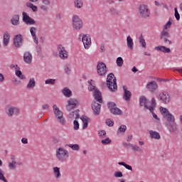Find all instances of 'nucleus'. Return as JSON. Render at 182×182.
<instances>
[{
    "instance_id": "1",
    "label": "nucleus",
    "mask_w": 182,
    "mask_h": 182,
    "mask_svg": "<svg viewBox=\"0 0 182 182\" xmlns=\"http://www.w3.org/2000/svg\"><path fill=\"white\" fill-rule=\"evenodd\" d=\"M107 86L112 93L117 92V82L113 73H109L107 77Z\"/></svg>"
},
{
    "instance_id": "2",
    "label": "nucleus",
    "mask_w": 182,
    "mask_h": 182,
    "mask_svg": "<svg viewBox=\"0 0 182 182\" xmlns=\"http://www.w3.org/2000/svg\"><path fill=\"white\" fill-rule=\"evenodd\" d=\"M53 112L58 122L63 124V126H65V124H66V119L63 117V112L60 111L56 105H53Z\"/></svg>"
},
{
    "instance_id": "3",
    "label": "nucleus",
    "mask_w": 182,
    "mask_h": 182,
    "mask_svg": "<svg viewBox=\"0 0 182 182\" xmlns=\"http://www.w3.org/2000/svg\"><path fill=\"white\" fill-rule=\"evenodd\" d=\"M55 156L59 161L63 163V161H66L69 159V151L63 148H58L56 150Z\"/></svg>"
},
{
    "instance_id": "4",
    "label": "nucleus",
    "mask_w": 182,
    "mask_h": 182,
    "mask_svg": "<svg viewBox=\"0 0 182 182\" xmlns=\"http://www.w3.org/2000/svg\"><path fill=\"white\" fill-rule=\"evenodd\" d=\"M156 97L160 103L163 105H168L171 102V96L167 91L161 92Z\"/></svg>"
},
{
    "instance_id": "5",
    "label": "nucleus",
    "mask_w": 182,
    "mask_h": 182,
    "mask_svg": "<svg viewBox=\"0 0 182 182\" xmlns=\"http://www.w3.org/2000/svg\"><path fill=\"white\" fill-rule=\"evenodd\" d=\"M73 28L74 31H80V29H82L83 28V21L80 18H79V16L74 15L73 16Z\"/></svg>"
},
{
    "instance_id": "6",
    "label": "nucleus",
    "mask_w": 182,
    "mask_h": 182,
    "mask_svg": "<svg viewBox=\"0 0 182 182\" xmlns=\"http://www.w3.org/2000/svg\"><path fill=\"white\" fill-rule=\"evenodd\" d=\"M139 12L141 18H144V19L150 16V9H149L147 5L141 4L139 7Z\"/></svg>"
},
{
    "instance_id": "7",
    "label": "nucleus",
    "mask_w": 182,
    "mask_h": 182,
    "mask_svg": "<svg viewBox=\"0 0 182 182\" xmlns=\"http://www.w3.org/2000/svg\"><path fill=\"white\" fill-rule=\"evenodd\" d=\"M107 107L109 109L110 113L115 116L122 114L123 113L120 109L117 108L116 103L113 102H109L107 103Z\"/></svg>"
},
{
    "instance_id": "8",
    "label": "nucleus",
    "mask_w": 182,
    "mask_h": 182,
    "mask_svg": "<svg viewBox=\"0 0 182 182\" xmlns=\"http://www.w3.org/2000/svg\"><path fill=\"white\" fill-rule=\"evenodd\" d=\"M149 103H150V101H149L145 96H141L139 97V106L141 107L144 106L145 109H147L149 112H153V110H154V107L149 106Z\"/></svg>"
},
{
    "instance_id": "9",
    "label": "nucleus",
    "mask_w": 182,
    "mask_h": 182,
    "mask_svg": "<svg viewBox=\"0 0 182 182\" xmlns=\"http://www.w3.org/2000/svg\"><path fill=\"white\" fill-rule=\"evenodd\" d=\"M166 126L171 133L172 134H178V127L177 126V123L176 121H173V122L166 123Z\"/></svg>"
},
{
    "instance_id": "10",
    "label": "nucleus",
    "mask_w": 182,
    "mask_h": 182,
    "mask_svg": "<svg viewBox=\"0 0 182 182\" xmlns=\"http://www.w3.org/2000/svg\"><path fill=\"white\" fill-rule=\"evenodd\" d=\"M57 50L59 53V56H60V59H63V60H65V59H68V58H69V55L68 54V51L63 47V46L62 44H59L58 46Z\"/></svg>"
},
{
    "instance_id": "11",
    "label": "nucleus",
    "mask_w": 182,
    "mask_h": 182,
    "mask_svg": "<svg viewBox=\"0 0 182 182\" xmlns=\"http://www.w3.org/2000/svg\"><path fill=\"white\" fill-rule=\"evenodd\" d=\"M97 70L100 76H105L107 73V67L103 63H98L97 65Z\"/></svg>"
},
{
    "instance_id": "12",
    "label": "nucleus",
    "mask_w": 182,
    "mask_h": 182,
    "mask_svg": "<svg viewBox=\"0 0 182 182\" xmlns=\"http://www.w3.org/2000/svg\"><path fill=\"white\" fill-rule=\"evenodd\" d=\"M22 16H23V22H24L26 25L36 24V21L33 18H31V16H29V15H28L26 12L23 11L22 13Z\"/></svg>"
},
{
    "instance_id": "13",
    "label": "nucleus",
    "mask_w": 182,
    "mask_h": 182,
    "mask_svg": "<svg viewBox=\"0 0 182 182\" xmlns=\"http://www.w3.org/2000/svg\"><path fill=\"white\" fill-rule=\"evenodd\" d=\"M170 33L168 31H162L160 34V41H161L164 43H168V45H171V41L168 40V38H170Z\"/></svg>"
},
{
    "instance_id": "14",
    "label": "nucleus",
    "mask_w": 182,
    "mask_h": 182,
    "mask_svg": "<svg viewBox=\"0 0 182 182\" xmlns=\"http://www.w3.org/2000/svg\"><path fill=\"white\" fill-rule=\"evenodd\" d=\"M82 41L83 43L85 49H89L90 48V45H92V40L90 38V35H87V34L82 35Z\"/></svg>"
},
{
    "instance_id": "15",
    "label": "nucleus",
    "mask_w": 182,
    "mask_h": 182,
    "mask_svg": "<svg viewBox=\"0 0 182 182\" xmlns=\"http://www.w3.org/2000/svg\"><path fill=\"white\" fill-rule=\"evenodd\" d=\"M146 89L151 93H154V92H157L159 89V85H157V82L156 81H151L147 83Z\"/></svg>"
},
{
    "instance_id": "16",
    "label": "nucleus",
    "mask_w": 182,
    "mask_h": 182,
    "mask_svg": "<svg viewBox=\"0 0 182 182\" xmlns=\"http://www.w3.org/2000/svg\"><path fill=\"white\" fill-rule=\"evenodd\" d=\"M14 45L16 48H21L23 45V37L21 34H18L14 37Z\"/></svg>"
},
{
    "instance_id": "17",
    "label": "nucleus",
    "mask_w": 182,
    "mask_h": 182,
    "mask_svg": "<svg viewBox=\"0 0 182 182\" xmlns=\"http://www.w3.org/2000/svg\"><path fill=\"white\" fill-rule=\"evenodd\" d=\"M68 105L66 106V109L68 112H70V110H72L73 109H75V107H76V106H77V103H79V102L75 100V99H70L68 102Z\"/></svg>"
},
{
    "instance_id": "18",
    "label": "nucleus",
    "mask_w": 182,
    "mask_h": 182,
    "mask_svg": "<svg viewBox=\"0 0 182 182\" xmlns=\"http://www.w3.org/2000/svg\"><path fill=\"white\" fill-rule=\"evenodd\" d=\"M21 110L16 107H10L7 112H6L9 117H12L14 114H19Z\"/></svg>"
},
{
    "instance_id": "19",
    "label": "nucleus",
    "mask_w": 182,
    "mask_h": 182,
    "mask_svg": "<svg viewBox=\"0 0 182 182\" xmlns=\"http://www.w3.org/2000/svg\"><path fill=\"white\" fill-rule=\"evenodd\" d=\"M101 107H102V105L97 103L96 101H94L92 103V109L93 110V112L95 114V116H99V114H100Z\"/></svg>"
},
{
    "instance_id": "20",
    "label": "nucleus",
    "mask_w": 182,
    "mask_h": 182,
    "mask_svg": "<svg viewBox=\"0 0 182 182\" xmlns=\"http://www.w3.org/2000/svg\"><path fill=\"white\" fill-rule=\"evenodd\" d=\"M32 54L29 51H26L23 54V60L25 63H27L28 65H31L32 63Z\"/></svg>"
},
{
    "instance_id": "21",
    "label": "nucleus",
    "mask_w": 182,
    "mask_h": 182,
    "mask_svg": "<svg viewBox=\"0 0 182 182\" xmlns=\"http://www.w3.org/2000/svg\"><path fill=\"white\" fill-rule=\"evenodd\" d=\"M123 90H124L123 98L127 102H129V100H130V99L132 97V92L129 90H127V87L126 85L123 86Z\"/></svg>"
},
{
    "instance_id": "22",
    "label": "nucleus",
    "mask_w": 182,
    "mask_h": 182,
    "mask_svg": "<svg viewBox=\"0 0 182 182\" xmlns=\"http://www.w3.org/2000/svg\"><path fill=\"white\" fill-rule=\"evenodd\" d=\"M36 31H38V29L36 27L30 28V33L31 34V36L35 43L38 45L39 43V41H38V37H36Z\"/></svg>"
},
{
    "instance_id": "23",
    "label": "nucleus",
    "mask_w": 182,
    "mask_h": 182,
    "mask_svg": "<svg viewBox=\"0 0 182 182\" xmlns=\"http://www.w3.org/2000/svg\"><path fill=\"white\" fill-rule=\"evenodd\" d=\"M94 97L99 103H103V98L102 97V92L98 90H95Z\"/></svg>"
},
{
    "instance_id": "24",
    "label": "nucleus",
    "mask_w": 182,
    "mask_h": 182,
    "mask_svg": "<svg viewBox=\"0 0 182 182\" xmlns=\"http://www.w3.org/2000/svg\"><path fill=\"white\" fill-rule=\"evenodd\" d=\"M156 50H159V52H163L164 53H170L171 50L164 46H159L155 47Z\"/></svg>"
},
{
    "instance_id": "25",
    "label": "nucleus",
    "mask_w": 182,
    "mask_h": 182,
    "mask_svg": "<svg viewBox=\"0 0 182 182\" xmlns=\"http://www.w3.org/2000/svg\"><path fill=\"white\" fill-rule=\"evenodd\" d=\"M149 137L151 139H155L156 140H160V139H161L160 133L153 130L149 131Z\"/></svg>"
},
{
    "instance_id": "26",
    "label": "nucleus",
    "mask_w": 182,
    "mask_h": 182,
    "mask_svg": "<svg viewBox=\"0 0 182 182\" xmlns=\"http://www.w3.org/2000/svg\"><path fill=\"white\" fill-rule=\"evenodd\" d=\"M164 117L168 123H172L173 122H176V118L174 117V115H173L171 113L168 112L166 114L164 115Z\"/></svg>"
},
{
    "instance_id": "27",
    "label": "nucleus",
    "mask_w": 182,
    "mask_h": 182,
    "mask_svg": "<svg viewBox=\"0 0 182 182\" xmlns=\"http://www.w3.org/2000/svg\"><path fill=\"white\" fill-rule=\"evenodd\" d=\"M10 39H11V35L8 31H6L4 34V41H3V43L5 46H8Z\"/></svg>"
},
{
    "instance_id": "28",
    "label": "nucleus",
    "mask_w": 182,
    "mask_h": 182,
    "mask_svg": "<svg viewBox=\"0 0 182 182\" xmlns=\"http://www.w3.org/2000/svg\"><path fill=\"white\" fill-rule=\"evenodd\" d=\"M11 22L14 26H18V25H19V15L16 14L13 16Z\"/></svg>"
},
{
    "instance_id": "29",
    "label": "nucleus",
    "mask_w": 182,
    "mask_h": 182,
    "mask_svg": "<svg viewBox=\"0 0 182 182\" xmlns=\"http://www.w3.org/2000/svg\"><path fill=\"white\" fill-rule=\"evenodd\" d=\"M127 45L131 50H133V46L134 43H133V38L130 36L127 37Z\"/></svg>"
},
{
    "instance_id": "30",
    "label": "nucleus",
    "mask_w": 182,
    "mask_h": 182,
    "mask_svg": "<svg viewBox=\"0 0 182 182\" xmlns=\"http://www.w3.org/2000/svg\"><path fill=\"white\" fill-rule=\"evenodd\" d=\"M36 86V82L35 81V78H30L28 83L26 86L27 89H33Z\"/></svg>"
},
{
    "instance_id": "31",
    "label": "nucleus",
    "mask_w": 182,
    "mask_h": 182,
    "mask_svg": "<svg viewBox=\"0 0 182 182\" xmlns=\"http://www.w3.org/2000/svg\"><path fill=\"white\" fill-rule=\"evenodd\" d=\"M69 117L70 119H73V117H75V120H77V119L80 117V115L79 114V109L73 111L71 113H70Z\"/></svg>"
},
{
    "instance_id": "32",
    "label": "nucleus",
    "mask_w": 182,
    "mask_h": 182,
    "mask_svg": "<svg viewBox=\"0 0 182 182\" xmlns=\"http://www.w3.org/2000/svg\"><path fill=\"white\" fill-rule=\"evenodd\" d=\"M53 174L55 177V178H60L61 174H60V168L58 166L53 168Z\"/></svg>"
},
{
    "instance_id": "33",
    "label": "nucleus",
    "mask_w": 182,
    "mask_h": 182,
    "mask_svg": "<svg viewBox=\"0 0 182 182\" xmlns=\"http://www.w3.org/2000/svg\"><path fill=\"white\" fill-rule=\"evenodd\" d=\"M62 93L65 96V97H70L72 96V91H70L68 87H64L62 90Z\"/></svg>"
},
{
    "instance_id": "34",
    "label": "nucleus",
    "mask_w": 182,
    "mask_h": 182,
    "mask_svg": "<svg viewBox=\"0 0 182 182\" xmlns=\"http://www.w3.org/2000/svg\"><path fill=\"white\" fill-rule=\"evenodd\" d=\"M16 76L18 77V79H21V80H24V79H26V77L23 74H22V71H21L20 69L16 68Z\"/></svg>"
},
{
    "instance_id": "35",
    "label": "nucleus",
    "mask_w": 182,
    "mask_h": 182,
    "mask_svg": "<svg viewBox=\"0 0 182 182\" xmlns=\"http://www.w3.org/2000/svg\"><path fill=\"white\" fill-rule=\"evenodd\" d=\"M70 147V149H72V150H74L75 151H79L80 150V146H79V144H66L65 147Z\"/></svg>"
},
{
    "instance_id": "36",
    "label": "nucleus",
    "mask_w": 182,
    "mask_h": 182,
    "mask_svg": "<svg viewBox=\"0 0 182 182\" xmlns=\"http://www.w3.org/2000/svg\"><path fill=\"white\" fill-rule=\"evenodd\" d=\"M81 120L82 122V129L85 130V129H87V126L89 124V118H81Z\"/></svg>"
},
{
    "instance_id": "37",
    "label": "nucleus",
    "mask_w": 182,
    "mask_h": 182,
    "mask_svg": "<svg viewBox=\"0 0 182 182\" xmlns=\"http://www.w3.org/2000/svg\"><path fill=\"white\" fill-rule=\"evenodd\" d=\"M119 166H123L124 167H125V168H127V170H129V171H133V167H132V166L126 164L125 162H119L118 163Z\"/></svg>"
},
{
    "instance_id": "38",
    "label": "nucleus",
    "mask_w": 182,
    "mask_h": 182,
    "mask_svg": "<svg viewBox=\"0 0 182 182\" xmlns=\"http://www.w3.org/2000/svg\"><path fill=\"white\" fill-rule=\"evenodd\" d=\"M139 43L142 46V48H146V40L143 38V35H141L139 38Z\"/></svg>"
},
{
    "instance_id": "39",
    "label": "nucleus",
    "mask_w": 182,
    "mask_h": 182,
    "mask_svg": "<svg viewBox=\"0 0 182 182\" xmlns=\"http://www.w3.org/2000/svg\"><path fill=\"white\" fill-rule=\"evenodd\" d=\"M74 5L76 8L80 9L83 6V1H82V0H75L74 1Z\"/></svg>"
},
{
    "instance_id": "40",
    "label": "nucleus",
    "mask_w": 182,
    "mask_h": 182,
    "mask_svg": "<svg viewBox=\"0 0 182 182\" xmlns=\"http://www.w3.org/2000/svg\"><path fill=\"white\" fill-rule=\"evenodd\" d=\"M64 70H65V73H66V75H70V72H71L70 64L65 65Z\"/></svg>"
},
{
    "instance_id": "41",
    "label": "nucleus",
    "mask_w": 182,
    "mask_h": 182,
    "mask_svg": "<svg viewBox=\"0 0 182 182\" xmlns=\"http://www.w3.org/2000/svg\"><path fill=\"white\" fill-rule=\"evenodd\" d=\"M159 110L161 113V114L164 117L165 114H167L168 113L170 112V111H168V109L167 108H165V107H161L159 108Z\"/></svg>"
},
{
    "instance_id": "42",
    "label": "nucleus",
    "mask_w": 182,
    "mask_h": 182,
    "mask_svg": "<svg viewBox=\"0 0 182 182\" xmlns=\"http://www.w3.org/2000/svg\"><path fill=\"white\" fill-rule=\"evenodd\" d=\"M117 65L119 68H122V66H123V58L122 57H118L117 58Z\"/></svg>"
},
{
    "instance_id": "43",
    "label": "nucleus",
    "mask_w": 182,
    "mask_h": 182,
    "mask_svg": "<svg viewBox=\"0 0 182 182\" xmlns=\"http://www.w3.org/2000/svg\"><path fill=\"white\" fill-rule=\"evenodd\" d=\"M101 143L102 144H104L105 146H106V145L110 144V143H112V139H109V138H106L105 139H102L101 141Z\"/></svg>"
},
{
    "instance_id": "44",
    "label": "nucleus",
    "mask_w": 182,
    "mask_h": 182,
    "mask_svg": "<svg viewBox=\"0 0 182 182\" xmlns=\"http://www.w3.org/2000/svg\"><path fill=\"white\" fill-rule=\"evenodd\" d=\"M56 81V80L55 79H48L45 81L46 85H55V82Z\"/></svg>"
},
{
    "instance_id": "45",
    "label": "nucleus",
    "mask_w": 182,
    "mask_h": 182,
    "mask_svg": "<svg viewBox=\"0 0 182 182\" xmlns=\"http://www.w3.org/2000/svg\"><path fill=\"white\" fill-rule=\"evenodd\" d=\"M127 130V127L126 125H121L118 129V133L120 132V133H124Z\"/></svg>"
},
{
    "instance_id": "46",
    "label": "nucleus",
    "mask_w": 182,
    "mask_h": 182,
    "mask_svg": "<svg viewBox=\"0 0 182 182\" xmlns=\"http://www.w3.org/2000/svg\"><path fill=\"white\" fill-rule=\"evenodd\" d=\"M98 134L101 139H105V137H106V131L100 130L99 131Z\"/></svg>"
},
{
    "instance_id": "47",
    "label": "nucleus",
    "mask_w": 182,
    "mask_h": 182,
    "mask_svg": "<svg viewBox=\"0 0 182 182\" xmlns=\"http://www.w3.org/2000/svg\"><path fill=\"white\" fill-rule=\"evenodd\" d=\"M174 11H175V18L176 19V21H180V14H178V10L177 9V7L174 8Z\"/></svg>"
},
{
    "instance_id": "48",
    "label": "nucleus",
    "mask_w": 182,
    "mask_h": 182,
    "mask_svg": "<svg viewBox=\"0 0 182 182\" xmlns=\"http://www.w3.org/2000/svg\"><path fill=\"white\" fill-rule=\"evenodd\" d=\"M114 176L116 177L117 178H120L123 177V173L122 171L114 172Z\"/></svg>"
},
{
    "instance_id": "49",
    "label": "nucleus",
    "mask_w": 182,
    "mask_h": 182,
    "mask_svg": "<svg viewBox=\"0 0 182 182\" xmlns=\"http://www.w3.org/2000/svg\"><path fill=\"white\" fill-rule=\"evenodd\" d=\"M73 124H74V127H73L74 130H79V122H77V120L75 119L73 121Z\"/></svg>"
},
{
    "instance_id": "50",
    "label": "nucleus",
    "mask_w": 182,
    "mask_h": 182,
    "mask_svg": "<svg viewBox=\"0 0 182 182\" xmlns=\"http://www.w3.org/2000/svg\"><path fill=\"white\" fill-rule=\"evenodd\" d=\"M105 123L107 126H109V127H113V125L114 124L113 120L110 119H107Z\"/></svg>"
},
{
    "instance_id": "51",
    "label": "nucleus",
    "mask_w": 182,
    "mask_h": 182,
    "mask_svg": "<svg viewBox=\"0 0 182 182\" xmlns=\"http://www.w3.org/2000/svg\"><path fill=\"white\" fill-rule=\"evenodd\" d=\"M132 150H134V151H141V148H140L137 145H132Z\"/></svg>"
},
{
    "instance_id": "52",
    "label": "nucleus",
    "mask_w": 182,
    "mask_h": 182,
    "mask_svg": "<svg viewBox=\"0 0 182 182\" xmlns=\"http://www.w3.org/2000/svg\"><path fill=\"white\" fill-rule=\"evenodd\" d=\"M9 168L10 170H16V166L11 162L9 163Z\"/></svg>"
},
{
    "instance_id": "53",
    "label": "nucleus",
    "mask_w": 182,
    "mask_h": 182,
    "mask_svg": "<svg viewBox=\"0 0 182 182\" xmlns=\"http://www.w3.org/2000/svg\"><path fill=\"white\" fill-rule=\"evenodd\" d=\"M36 52L37 53H41L42 52V46H39L37 44L36 47Z\"/></svg>"
},
{
    "instance_id": "54",
    "label": "nucleus",
    "mask_w": 182,
    "mask_h": 182,
    "mask_svg": "<svg viewBox=\"0 0 182 182\" xmlns=\"http://www.w3.org/2000/svg\"><path fill=\"white\" fill-rule=\"evenodd\" d=\"M151 106L152 107H156V105H157L156 103V99L154 98V97H153L152 99H151Z\"/></svg>"
},
{
    "instance_id": "55",
    "label": "nucleus",
    "mask_w": 182,
    "mask_h": 182,
    "mask_svg": "<svg viewBox=\"0 0 182 182\" xmlns=\"http://www.w3.org/2000/svg\"><path fill=\"white\" fill-rule=\"evenodd\" d=\"M90 92H92V90H97L96 89V87H95L93 85H92V82H90V87H89Z\"/></svg>"
},
{
    "instance_id": "56",
    "label": "nucleus",
    "mask_w": 182,
    "mask_h": 182,
    "mask_svg": "<svg viewBox=\"0 0 182 182\" xmlns=\"http://www.w3.org/2000/svg\"><path fill=\"white\" fill-rule=\"evenodd\" d=\"M4 82H5V76L0 73V83H4Z\"/></svg>"
},
{
    "instance_id": "57",
    "label": "nucleus",
    "mask_w": 182,
    "mask_h": 182,
    "mask_svg": "<svg viewBox=\"0 0 182 182\" xmlns=\"http://www.w3.org/2000/svg\"><path fill=\"white\" fill-rule=\"evenodd\" d=\"M50 107V106L49 105V104H45L42 105L43 110H48Z\"/></svg>"
},
{
    "instance_id": "58",
    "label": "nucleus",
    "mask_w": 182,
    "mask_h": 182,
    "mask_svg": "<svg viewBox=\"0 0 182 182\" xmlns=\"http://www.w3.org/2000/svg\"><path fill=\"white\" fill-rule=\"evenodd\" d=\"M170 26H171V21H169L165 24L164 29H167L168 28H170Z\"/></svg>"
},
{
    "instance_id": "59",
    "label": "nucleus",
    "mask_w": 182,
    "mask_h": 182,
    "mask_svg": "<svg viewBox=\"0 0 182 182\" xmlns=\"http://www.w3.org/2000/svg\"><path fill=\"white\" fill-rule=\"evenodd\" d=\"M40 8H41V9H42V11H46L49 9V7H48V6H46V5H42V6H41Z\"/></svg>"
},
{
    "instance_id": "60",
    "label": "nucleus",
    "mask_w": 182,
    "mask_h": 182,
    "mask_svg": "<svg viewBox=\"0 0 182 182\" xmlns=\"http://www.w3.org/2000/svg\"><path fill=\"white\" fill-rule=\"evenodd\" d=\"M31 9H32L33 12H38V6L33 4L31 6Z\"/></svg>"
},
{
    "instance_id": "61",
    "label": "nucleus",
    "mask_w": 182,
    "mask_h": 182,
    "mask_svg": "<svg viewBox=\"0 0 182 182\" xmlns=\"http://www.w3.org/2000/svg\"><path fill=\"white\" fill-rule=\"evenodd\" d=\"M44 5H50V0H41Z\"/></svg>"
},
{
    "instance_id": "62",
    "label": "nucleus",
    "mask_w": 182,
    "mask_h": 182,
    "mask_svg": "<svg viewBox=\"0 0 182 182\" xmlns=\"http://www.w3.org/2000/svg\"><path fill=\"white\" fill-rule=\"evenodd\" d=\"M110 12H112V14H113V15H117V14H118L117 11L114 8L110 9Z\"/></svg>"
},
{
    "instance_id": "63",
    "label": "nucleus",
    "mask_w": 182,
    "mask_h": 182,
    "mask_svg": "<svg viewBox=\"0 0 182 182\" xmlns=\"http://www.w3.org/2000/svg\"><path fill=\"white\" fill-rule=\"evenodd\" d=\"M21 142L23 143V144H28V139L26 138H23L21 139Z\"/></svg>"
},
{
    "instance_id": "64",
    "label": "nucleus",
    "mask_w": 182,
    "mask_h": 182,
    "mask_svg": "<svg viewBox=\"0 0 182 182\" xmlns=\"http://www.w3.org/2000/svg\"><path fill=\"white\" fill-rule=\"evenodd\" d=\"M53 143L54 144H58V143H59V139H58V138H53Z\"/></svg>"
}]
</instances>
